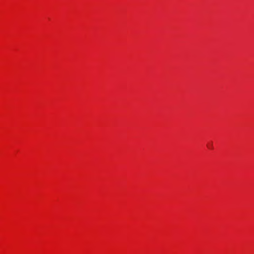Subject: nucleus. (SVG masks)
Here are the masks:
<instances>
[{"label":"nucleus","instance_id":"nucleus-1","mask_svg":"<svg viewBox=\"0 0 254 254\" xmlns=\"http://www.w3.org/2000/svg\"><path fill=\"white\" fill-rule=\"evenodd\" d=\"M212 145H208V147L210 148Z\"/></svg>","mask_w":254,"mask_h":254}]
</instances>
